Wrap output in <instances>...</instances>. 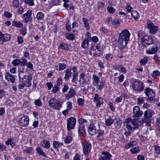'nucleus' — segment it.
<instances>
[{"instance_id": "51", "label": "nucleus", "mask_w": 160, "mask_h": 160, "mask_svg": "<svg viewBox=\"0 0 160 160\" xmlns=\"http://www.w3.org/2000/svg\"><path fill=\"white\" fill-rule=\"evenodd\" d=\"M21 62V61L20 60L18 59H16L13 60L12 63L13 66H17L20 64Z\"/></svg>"}, {"instance_id": "6", "label": "nucleus", "mask_w": 160, "mask_h": 160, "mask_svg": "<svg viewBox=\"0 0 160 160\" xmlns=\"http://www.w3.org/2000/svg\"><path fill=\"white\" fill-rule=\"evenodd\" d=\"M142 44L144 47H147L153 43V39L151 36L145 35L141 37Z\"/></svg>"}, {"instance_id": "56", "label": "nucleus", "mask_w": 160, "mask_h": 160, "mask_svg": "<svg viewBox=\"0 0 160 160\" xmlns=\"http://www.w3.org/2000/svg\"><path fill=\"white\" fill-rule=\"evenodd\" d=\"M56 85L59 87L62 83V78L59 77L57 80Z\"/></svg>"}, {"instance_id": "20", "label": "nucleus", "mask_w": 160, "mask_h": 160, "mask_svg": "<svg viewBox=\"0 0 160 160\" xmlns=\"http://www.w3.org/2000/svg\"><path fill=\"white\" fill-rule=\"evenodd\" d=\"M5 78L9 82L14 83L15 81L14 78L9 72H7L6 73Z\"/></svg>"}, {"instance_id": "39", "label": "nucleus", "mask_w": 160, "mask_h": 160, "mask_svg": "<svg viewBox=\"0 0 160 160\" xmlns=\"http://www.w3.org/2000/svg\"><path fill=\"white\" fill-rule=\"evenodd\" d=\"M44 17V14L42 12H38L36 15V18L38 20H41Z\"/></svg>"}, {"instance_id": "43", "label": "nucleus", "mask_w": 160, "mask_h": 160, "mask_svg": "<svg viewBox=\"0 0 160 160\" xmlns=\"http://www.w3.org/2000/svg\"><path fill=\"white\" fill-rule=\"evenodd\" d=\"M148 61V57L145 56L140 61V63L142 65H144L146 64Z\"/></svg>"}, {"instance_id": "52", "label": "nucleus", "mask_w": 160, "mask_h": 160, "mask_svg": "<svg viewBox=\"0 0 160 160\" xmlns=\"http://www.w3.org/2000/svg\"><path fill=\"white\" fill-rule=\"evenodd\" d=\"M107 10L108 13L110 14H113L115 12V9L112 7L109 6H108L107 7Z\"/></svg>"}, {"instance_id": "63", "label": "nucleus", "mask_w": 160, "mask_h": 160, "mask_svg": "<svg viewBox=\"0 0 160 160\" xmlns=\"http://www.w3.org/2000/svg\"><path fill=\"white\" fill-rule=\"evenodd\" d=\"M21 60L22 61L20 63L21 65L22 66L26 65L27 64V60L25 59L24 57H22L21 58Z\"/></svg>"}, {"instance_id": "12", "label": "nucleus", "mask_w": 160, "mask_h": 160, "mask_svg": "<svg viewBox=\"0 0 160 160\" xmlns=\"http://www.w3.org/2000/svg\"><path fill=\"white\" fill-rule=\"evenodd\" d=\"M144 93L148 98L151 100L155 96V92L150 88L147 87L144 89Z\"/></svg>"}, {"instance_id": "17", "label": "nucleus", "mask_w": 160, "mask_h": 160, "mask_svg": "<svg viewBox=\"0 0 160 160\" xmlns=\"http://www.w3.org/2000/svg\"><path fill=\"white\" fill-rule=\"evenodd\" d=\"M104 134V131L101 130H98L97 135V140L98 141H102L104 139L103 135Z\"/></svg>"}, {"instance_id": "25", "label": "nucleus", "mask_w": 160, "mask_h": 160, "mask_svg": "<svg viewBox=\"0 0 160 160\" xmlns=\"http://www.w3.org/2000/svg\"><path fill=\"white\" fill-rule=\"evenodd\" d=\"M60 48L66 51H68L69 49V45L66 43H61L59 46Z\"/></svg>"}, {"instance_id": "7", "label": "nucleus", "mask_w": 160, "mask_h": 160, "mask_svg": "<svg viewBox=\"0 0 160 160\" xmlns=\"http://www.w3.org/2000/svg\"><path fill=\"white\" fill-rule=\"evenodd\" d=\"M67 121V129L68 131L73 129L75 127L76 122V119L73 117L68 118Z\"/></svg>"}, {"instance_id": "38", "label": "nucleus", "mask_w": 160, "mask_h": 160, "mask_svg": "<svg viewBox=\"0 0 160 160\" xmlns=\"http://www.w3.org/2000/svg\"><path fill=\"white\" fill-rule=\"evenodd\" d=\"M71 69H67L65 71V76L64 77L65 79H68L71 76Z\"/></svg>"}, {"instance_id": "28", "label": "nucleus", "mask_w": 160, "mask_h": 160, "mask_svg": "<svg viewBox=\"0 0 160 160\" xmlns=\"http://www.w3.org/2000/svg\"><path fill=\"white\" fill-rule=\"evenodd\" d=\"M104 83L102 81L99 82L93 86L96 87L97 89L99 90L102 89L104 86Z\"/></svg>"}, {"instance_id": "30", "label": "nucleus", "mask_w": 160, "mask_h": 160, "mask_svg": "<svg viewBox=\"0 0 160 160\" xmlns=\"http://www.w3.org/2000/svg\"><path fill=\"white\" fill-rule=\"evenodd\" d=\"M138 142L137 141H134L130 142L127 144L125 147V148L128 149L131 147H133L137 145Z\"/></svg>"}, {"instance_id": "14", "label": "nucleus", "mask_w": 160, "mask_h": 160, "mask_svg": "<svg viewBox=\"0 0 160 160\" xmlns=\"http://www.w3.org/2000/svg\"><path fill=\"white\" fill-rule=\"evenodd\" d=\"M32 14L31 11L28 10L25 14L23 15V21L25 23H27L28 22H30L32 18L31 17Z\"/></svg>"}, {"instance_id": "5", "label": "nucleus", "mask_w": 160, "mask_h": 160, "mask_svg": "<svg viewBox=\"0 0 160 160\" xmlns=\"http://www.w3.org/2000/svg\"><path fill=\"white\" fill-rule=\"evenodd\" d=\"M132 87L133 90L137 92H141L144 90V83L140 81L136 80L132 83Z\"/></svg>"}, {"instance_id": "16", "label": "nucleus", "mask_w": 160, "mask_h": 160, "mask_svg": "<svg viewBox=\"0 0 160 160\" xmlns=\"http://www.w3.org/2000/svg\"><path fill=\"white\" fill-rule=\"evenodd\" d=\"M134 117H140L143 114L142 111L140 110L139 108L137 106H134L133 108Z\"/></svg>"}, {"instance_id": "50", "label": "nucleus", "mask_w": 160, "mask_h": 160, "mask_svg": "<svg viewBox=\"0 0 160 160\" xmlns=\"http://www.w3.org/2000/svg\"><path fill=\"white\" fill-rule=\"evenodd\" d=\"M120 24V22L117 20H115L112 22V25H113L115 28L118 27Z\"/></svg>"}, {"instance_id": "11", "label": "nucleus", "mask_w": 160, "mask_h": 160, "mask_svg": "<svg viewBox=\"0 0 160 160\" xmlns=\"http://www.w3.org/2000/svg\"><path fill=\"white\" fill-rule=\"evenodd\" d=\"M19 124L22 127H26L29 123V117L26 115H24L19 120Z\"/></svg>"}, {"instance_id": "42", "label": "nucleus", "mask_w": 160, "mask_h": 160, "mask_svg": "<svg viewBox=\"0 0 160 160\" xmlns=\"http://www.w3.org/2000/svg\"><path fill=\"white\" fill-rule=\"evenodd\" d=\"M130 151L132 154H136L139 152L140 150L138 147H135L131 148Z\"/></svg>"}, {"instance_id": "37", "label": "nucleus", "mask_w": 160, "mask_h": 160, "mask_svg": "<svg viewBox=\"0 0 160 160\" xmlns=\"http://www.w3.org/2000/svg\"><path fill=\"white\" fill-rule=\"evenodd\" d=\"M36 151L39 155L44 157L46 156V154L43 152L41 148L40 147L37 148H36Z\"/></svg>"}, {"instance_id": "58", "label": "nucleus", "mask_w": 160, "mask_h": 160, "mask_svg": "<svg viewBox=\"0 0 160 160\" xmlns=\"http://www.w3.org/2000/svg\"><path fill=\"white\" fill-rule=\"evenodd\" d=\"M67 109L70 110L72 108V103L71 102L68 101L66 103Z\"/></svg>"}, {"instance_id": "32", "label": "nucleus", "mask_w": 160, "mask_h": 160, "mask_svg": "<svg viewBox=\"0 0 160 160\" xmlns=\"http://www.w3.org/2000/svg\"><path fill=\"white\" fill-rule=\"evenodd\" d=\"M82 21L84 24V26L86 28V29L88 30L89 29V25L88 20L87 18H82Z\"/></svg>"}, {"instance_id": "3", "label": "nucleus", "mask_w": 160, "mask_h": 160, "mask_svg": "<svg viewBox=\"0 0 160 160\" xmlns=\"http://www.w3.org/2000/svg\"><path fill=\"white\" fill-rule=\"evenodd\" d=\"M24 71L21 70L19 71L18 74V77L19 79L22 78V81L25 86L28 87H30L31 84V81L32 79V75L29 74L28 75H25L24 78H22V75L24 73Z\"/></svg>"}, {"instance_id": "34", "label": "nucleus", "mask_w": 160, "mask_h": 160, "mask_svg": "<svg viewBox=\"0 0 160 160\" xmlns=\"http://www.w3.org/2000/svg\"><path fill=\"white\" fill-rule=\"evenodd\" d=\"M89 45L88 41L87 39H84L82 42L81 47L83 48H86Z\"/></svg>"}, {"instance_id": "44", "label": "nucleus", "mask_w": 160, "mask_h": 160, "mask_svg": "<svg viewBox=\"0 0 160 160\" xmlns=\"http://www.w3.org/2000/svg\"><path fill=\"white\" fill-rule=\"evenodd\" d=\"M105 58L107 61H111L113 56L111 54H106L104 55Z\"/></svg>"}, {"instance_id": "57", "label": "nucleus", "mask_w": 160, "mask_h": 160, "mask_svg": "<svg viewBox=\"0 0 160 160\" xmlns=\"http://www.w3.org/2000/svg\"><path fill=\"white\" fill-rule=\"evenodd\" d=\"M23 1L26 4H28L30 6H33L34 5V0H23Z\"/></svg>"}, {"instance_id": "13", "label": "nucleus", "mask_w": 160, "mask_h": 160, "mask_svg": "<svg viewBox=\"0 0 160 160\" xmlns=\"http://www.w3.org/2000/svg\"><path fill=\"white\" fill-rule=\"evenodd\" d=\"M101 154L99 160H110L112 157V154L107 152H102Z\"/></svg>"}, {"instance_id": "33", "label": "nucleus", "mask_w": 160, "mask_h": 160, "mask_svg": "<svg viewBox=\"0 0 160 160\" xmlns=\"http://www.w3.org/2000/svg\"><path fill=\"white\" fill-rule=\"evenodd\" d=\"M92 77V84L93 85H94L100 82V78L98 77L95 75H93Z\"/></svg>"}, {"instance_id": "36", "label": "nucleus", "mask_w": 160, "mask_h": 160, "mask_svg": "<svg viewBox=\"0 0 160 160\" xmlns=\"http://www.w3.org/2000/svg\"><path fill=\"white\" fill-rule=\"evenodd\" d=\"M10 39V35L8 34H2V40L3 41L7 42L9 41Z\"/></svg>"}, {"instance_id": "54", "label": "nucleus", "mask_w": 160, "mask_h": 160, "mask_svg": "<svg viewBox=\"0 0 160 160\" xmlns=\"http://www.w3.org/2000/svg\"><path fill=\"white\" fill-rule=\"evenodd\" d=\"M27 32V28L25 27H22L21 29L20 33L23 36H25L26 35Z\"/></svg>"}, {"instance_id": "45", "label": "nucleus", "mask_w": 160, "mask_h": 160, "mask_svg": "<svg viewBox=\"0 0 160 160\" xmlns=\"http://www.w3.org/2000/svg\"><path fill=\"white\" fill-rule=\"evenodd\" d=\"M150 118H145L143 120L140 119H139L142 121L143 124V122H144L146 126H149L151 125V122Z\"/></svg>"}, {"instance_id": "59", "label": "nucleus", "mask_w": 160, "mask_h": 160, "mask_svg": "<svg viewBox=\"0 0 160 160\" xmlns=\"http://www.w3.org/2000/svg\"><path fill=\"white\" fill-rule=\"evenodd\" d=\"M79 122L80 125H83L84 123H87V121L86 119L83 118H80L78 120Z\"/></svg>"}, {"instance_id": "55", "label": "nucleus", "mask_w": 160, "mask_h": 160, "mask_svg": "<svg viewBox=\"0 0 160 160\" xmlns=\"http://www.w3.org/2000/svg\"><path fill=\"white\" fill-rule=\"evenodd\" d=\"M105 3L103 2H98L97 4V8L98 9H102L104 7Z\"/></svg>"}, {"instance_id": "46", "label": "nucleus", "mask_w": 160, "mask_h": 160, "mask_svg": "<svg viewBox=\"0 0 160 160\" xmlns=\"http://www.w3.org/2000/svg\"><path fill=\"white\" fill-rule=\"evenodd\" d=\"M113 120L111 119H108L105 120V125L107 126H110L113 123Z\"/></svg>"}, {"instance_id": "61", "label": "nucleus", "mask_w": 160, "mask_h": 160, "mask_svg": "<svg viewBox=\"0 0 160 160\" xmlns=\"http://www.w3.org/2000/svg\"><path fill=\"white\" fill-rule=\"evenodd\" d=\"M126 9L128 13H130L133 11L132 8L129 4H128L126 6Z\"/></svg>"}, {"instance_id": "31", "label": "nucleus", "mask_w": 160, "mask_h": 160, "mask_svg": "<svg viewBox=\"0 0 160 160\" xmlns=\"http://www.w3.org/2000/svg\"><path fill=\"white\" fill-rule=\"evenodd\" d=\"M66 38L68 40H73L75 37L73 34L68 33L65 34Z\"/></svg>"}, {"instance_id": "10", "label": "nucleus", "mask_w": 160, "mask_h": 160, "mask_svg": "<svg viewBox=\"0 0 160 160\" xmlns=\"http://www.w3.org/2000/svg\"><path fill=\"white\" fill-rule=\"evenodd\" d=\"M83 152L85 156H88L91 148V144L88 142L82 143Z\"/></svg>"}, {"instance_id": "24", "label": "nucleus", "mask_w": 160, "mask_h": 160, "mask_svg": "<svg viewBox=\"0 0 160 160\" xmlns=\"http://www.w3.org/2000/svg\"><path fill=\"white\" fill-rule=\"evenodd\" d=\"M75 90L72 89H70L68 93L66 95V98L68 100L72 98L74 95Z\"/></svg>"}, {"instance_id": "27", "label": "nucleus", "mask_w": 160, "mask_h": 160, "mask_svg": "<svg viewBox=\"0 0 160 160\" xmlns=\"http://www.w3.org/2000/svg\"><path fill=\"white\" fill-rule=\"evenodd\" d=\"M41 145L42 147L45 148H48L50 147L49 142L47 140H43L41 142Z\"/></svg>"}, {"instance_id": "19", "label": "nucleus", "mask_w": 160, "mask_h": 160, "mask_svg": "<svg viewBox=\"0 0 160 160\" xmlns=\"http://www.w3.org/2000/svg\"><path fill=\"white\" fill-rule=\"evenodd\" d=\"M154 114V113L152 110L148 109L144 112V116L145 118H151Z\"/></svg>"}, {"instance_id": "35", "label": "nucleus", "mask_w": 160, "mask_h": 160, "mask_svg": "<svg viewBox=\"0 0 160 160\" xmlns=\"http://www.w3.org/2000/svg\"><path fill=\"white\" fill-rule=\"evenodd\" d=\"M23 150L27 154H29L32 152L33 149L31 147H28L26 146H24L22 147Z\"/></svg>"}, {"instance_id": "15", "label": "nucleus", "mask_w": 160, "mask_h": 160, "mask_svg": "<svg viewBox=\"0 0 160 160\" xmlns=\"http://www.w3.org/2000/svg\"><path fill=\"white\" fill-rule=\"evenodd\" d=\"M158 50L157 46L156 44H154L147 49L146 51V52L147 54H153L157 52Z\"/></svg>"}, {"instance_id": "47", "label": "nucleus", "mask_w": 160, "mask_h": 160, "mask_svg": "<svg viewBox=\"0 0 160 160\" xmlns=\"http://www.w3.org/2000/svg\"><path fill=\"white\" fill-rule=\"evenodd\" d=\"M72 136L70 135L68 136L64 140V142L65 143L68 144L70 143L72 141Z\"/></svg>"}, {"instance_id": "23", "label": "nucleus", "mask_w": 160, "mask_h": 160, "mask_svg": "<svg viewBox=\"0 0 160 160\" xmlns=\"http://www.w3.org/2000/svg\"><path fill=\"white\" fill-rule=\"evenodd\" d=\"M78 132L80 135L84 136L85 135V129L84 128V125H79L78 129Z\"/></svg>"}, {"instance_id": "62", "label": "nucleus", "mask_w": 160, "mask_h": 160, "mask_svg": "<svg viewBox=\"0 0 160 160\" xmlns=\"http://www.w3.org/2000/svg\"><path fill=\"white\" fill-rule=\"evenodd\" d=\"M79 106H83L84 104V100L81 98H78L77 100Z\"/></svg>"}, {"instance_id": "8", "label": "nucleus", "mask_w": 160, "mask_h": 160, "mask_svg": "<svg viewBox=\"0 0 160 160\" xmlns=\"http://www.w3.org/2000/svg\"><path fill=\"white\" fill-rule=\"evenodd\" d=\"M148 27L149 29V32L154 34L157 32L158 30V27L155 26L150 20H148L147 23Z\"/></svg>"}, {"instance_id": "40", "label": "nucleus", "mask_w": 160, "mask_h": 160, "mask_svg": "<svg viewBox=\"0 0 160 160\" xmlns=\"http://www.w3.org/2000/svg\"><path fill=\"white\" fill-rule=\"evenodd\" d=\"M153 147L155 152V154L158 155L160 154V146L154 145Z\"/></svg>"}, {"instance_id": "1", "label": "nucleus", "mask_w": 160, "mask_h": 160, "mask_svg": "<svg viewBox=\"0 0 160 160\" xmlns=\"http://www.w3.org/2000/svg\"><path fill=\"white\" fill-rule=\"evenodd\" d=\"M131 33L127 29L122 30L118 34V43L121 47H125L129 41Z\"/></svg>"}, {"instance_id": "4", "label": "nucleus", "mask_w": 160, "mask_h": 160, "mask_svg": "<svg viewBox=\"0 0 160 160\" xmlns=\"http://www.w3.org/2000/svg\"><path fill=\"white\" fill-rule=\"evenodd\" d=\"M48 105L54 110H59L62 107V104L59 101L56 102V99L52 98L50 99L48 101Z\"/></svg>"}, {"instance_id": "9", "label": "nucleus", "mask_w": 160, "mask_h": 160, "mask_svg": "<svg viewBox=\"0 0 160 160\" xmlns=\"http://www.w3.org/2000/svg\"><path fill=\"white\" fill-rule=\"evenodd\" d=\"M100 48L98 46H95L92 47L90 49V53L93 56L97 57L100 56L101 53Z\"/></svg>"}, {"instance_id": "29", "label": "nucleus", "mask_w": 160, "mask_h": 160, "mask_svg": "<svg viewBox=\"0 0 160 160\" xmlns=\"http://www.w3.org/2000/svg\"><path fill=\"white\" fill-rule=\"evenodd\" d=\"M12 25L16 28H21L23 26L22 23L20 22H17L16 21L14 20L12 23Z\"/></svg>"}, {"instance_id": "53", "label": "nucleus", "mask_w": 160, "mask_h": 160, "mask_svg": "<svg viewBox=\"0 0 160 160\" xmlns=\"http://www.w3.org/2000/svg\"><path fill=\"white\" fill-rule=\"evenodd\" d=\"M34 104L36 106L40 107L42 105V102L41 99H37L34 101Z\"/></svg>"}, {"instance_id": "18", "label": "nucleus", "mask_w": 160, "mask_h": 160, "mask_svg": "<svg viewBox=\"0 0 160 160\" xmlns=\"http://www.w3.org/2000/svg\"><path fill=\"white\" fill-rule=\"evenodd\" d=\"M96 131L95 127L94 124L89 125L88 128V132L90 135H94L96 134Z\"/></svg>"}, {"instance_id": "48", "label": "nucleus", "mask_w": 160, "mask_h": 160, "mask_svg": "<svg viewBox=\"0 0 160 160\" xmlns=\"http://www.w3.org/2000/svg\"><path fill=\"white\" fill-rule=\"evenodd\" d=\"M152 76L155 78H157L160 76V72L158 70L153 71L152 74Z\"/></svg>"}, {"instance_id": "49", "label": "nucleus", "mask_w": 160, "mask_h": 160, "mask_svg": "<svg viewBox=\"0 0 160 160\" xmlns=\"http://www.w3.org/2000/svg\"><path fill=\"white\" fill-rule=\"evenodd\" d=\"M19 2L18 0H13L12 2V6L13 8H17L19 6Z\"/></svg>"}, {"instance_id": "26", "label": "nucleus", "mask_w": 160, "mask_h": 160, "mask_svg": "<svg viewBox=\"0 0 160 160\" xmlns=\"http://www.w3.org/2000/svg\"><path fill=\"white\" fill-rule=\"evenodd\" d=\"M131 16L133 19L135 21L139 19L140 17L138 12L136 10L132 11L131 13Z\"/></svg>"}, {"instance_id": "21", "label": "nucleus", "mask_w": 160, "mask_h": 160, "mask_svg": "<svg viewBox=\"0 0 160 160\" xmlns=\"http://www.w3.org/2000/svg\"><path fill=\"white\" fill-rule=\"evenodd\" d=\"M66 67V65L65 63H58L55 67L56 69L58 71H62Z\"/></svg>"}, {"instance_id": "2", "label": "nucleus", "mask_w": 160, "mask_h": 160, "mask_svg": "<svg viewBox=\"0 0 160 160\" xmlns=\"http://www.w3.org/2000/svg\"><path fill=\"white\" fill-rule=\"evenodd\" d=\"M125 122L127 123V129L130 133L132 132L134 129L138 128L143 125L142 121L139 119H132L131 118H128L126 119Z\"/></svg>"}, {"instance_id": "64", "label": "nucleus", "mask_w": 160, "mask_h": 160, "mask_svg": "<svg viewBox=\"0 0 160 160\" xmlns=\"http://www.w3.org/2000/svg\"><path fill=\"white\" fill-rule=\"evenodd\" d=\"M80 77V81L82 82V83H84L85 81V80L84 79L85 75V74L83 73H82L80 74L79 76Z\"/></svg>"}, {"instance_id": "60", "label": "nucleus", "mask_w": 160, "mask_h": 160, "mask_svg": "<svg viewBox=\"0 0 160 160\" xmlns=\"http://www.w3.org/2000/svg\"><path fill=\"white\" fill-rule=\"evenodd\" d=\"M96 103V107L98 108L100 107L101 104L102 102V100L101 98H99V100L95 101Z\"/></svg>"}, {"instance_id": "41", "label": "nucleus", "mask_w": 160, "mask_h": 160, "mask_svg": "<svg viewBox=\"0 0 160 160\" xmlns=\"http://www.w3.org/2000/svg\"><path fill=\"white\" fill-rule=\"evenodd\" d=\"M52 145L53 147L55 149H57L60 146L62 145L63 143L56 141H54Z\"/></svg>"}, {"instance_id": "22", "label": "nucleus", "mask_w": 160, "mask_h": 160, "mask_svg": "<svg viewBox=\"0 0 160 160\" xmlns=\"http://www.w3.org/2000/svg\"><path fill=\"white\" fill-rule=\"evenodd\" d=\"M114 68L115 69L123 73H125L127 72L126 68L122 65H116L114 67Z\"/></svg>"}]
</instances>
